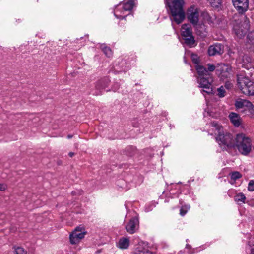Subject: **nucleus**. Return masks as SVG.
I'll return each instance as SVG.
<instances>
[{"instance_id":"obj_15","label":"nucleus","mask_w":254,"mask_h":254,"mask_svg":"<svg viewBox=\"0 0 254 254\" xmlns=\"http://www.w3.org/2000/svg\"><path fill=\"white\" fill-rule=\"evenodd\" d=\"M129 238L122 237L119 240L117 246L121 249H127L129 246Z\"/></svg>"},{"instance_id":"obj_35","label":"nucleus","mask_w":254,"mask_h":254,"mask_svg":"<svg viewBox=\"0 0 254 254\" xmlns=\"http://www.w3.org/2000/svg\"><path fill=\"white\" fill-rule=\"evenodd\" d=\"M244 107H247L248 109L252 106L253 104L249 101L244 99Z\"/></svg>"},{"instance_id":"obj_32","label":"nucleus","mask_w":254,"mask_h":254,"mask_svg":"<svg viewBox=\"0 0 254 254\" xmlns=\"http://www.w3.org/2000/svg\"><path fill=\"white\" fill-rule=\"evenodd\" d=\"M249 244L250 246L253 247L251 249V254H254V236L250 239Z\"/></svg>"},{"instance_id":"obj_19","label":"nucleus","mask_w":254,"mask_h":254,"mask_svg":"<svg viewBox=\"0 0 254 254\" xmlns=\"http://www.w3.org/2000/svg\"><path fill=\"white\" fill-rule=\"evenodd\" d=\"M246 198L242 193H239L234 196V200L238 203H245Z\"/></svg>"},{"instance_id":"obj_16","label":"nucleus","mask_w":254,"mask_h":254,"mask_svg":"<svg viewBox=\"0 0 254 254\" xmlns=\"http://www.w3.org/2000/svg\"><path fill=\"white\" fill-rule=\"evenodd\" d=\"M109 83V79L107 78H104L98 80L96 84V88L98 90H101L105 88Z\"/></svg>"},{"instance_id":"obj_12","label":"nucleus","mask_w":254,"mask_h":254,"mask_svg":"<svg viewBox=\"0 0 254 254\" xmlns=\"http://www.w3.org/2000/svg\"><path fill=\"white\" fill-rule=\"evenodd\" d=\"M139 227L138 220L136 218H131L126 226L127 231L129 234L134 233Z\"/></svg>"},{"instance_id":"obj_25","label":"nucleus","mask_w":254,"mask_h":254,"mask_svg":"<svg viewBox=\"0 0 254 254\" xmlns=\"http://www.w3.org/2000/svg\"><path fill=\"white\" fill-rule=\"evenodd\" d=\"M213 7H218L221 3L222 0H207Z\"/></svg>"},{"instance_id":"obj_30","label":"nucleus","mask_w":254,"mask_h":254,"mask_svg":"<svg viewBox=\"0 0 254 254\" xmlns=\"http://www.w3.org/2000/svg\"><path fill=\"white\" fill-rule=\"evenodd\" d=\"M191 60L194 64H196V65H198L199 63V58L198 55L192 54L191 55Z\"/></svg>"},{"instance_id":"obj_8","label":"nucleus","mask_w":254,"mask_h":254,"mask_svg":"<svg viewBox=\"0 0 254 254\" xmlns=\"http://www.w3.org/2000/svg\"><path fill=\"white\" fill-rule=\"evenodd\" d=\"M236 62L238 64H241L242 67L247 70L254 69V65L252 62V59L247 55H240Z\"/></svg>"},{"instance_id":"obj_3","label":"nucleus","mask_w":254,"mask_h":254,"mask_svg":"<svg viewBox=\"0 0 254 254\" xmlns=\"http://www.w3.org/2000/svg\"><path fill=\"white\" fill-rule=\"evenodd\" d=\"M188 20L194 26L198 34H203L206 32V26L203 24L198 23L199 20V9L195 5L190 6L187 11Z\"/></svg>"},{"instance_id":"obj_18","label":"nucleus","mask_w":254,"mask_h":254,"mask_svg":"<svg viewBox=\"0 0 254 254\" xmlns=\"http://www.w3.org/2000/svg\"><path fill=\"white\" fill-rule=\"evenodd\" d=\"M195 68L199 76L207 75V69L203 66L198 64L195 66Z\"/></svg>"},{"instance_id":"obj_11","label":"nucleus","mask_w":254,"mask_h":254,"mask_svg":"<svg viewBox=\"0 0 254 254\" xmlns=\"http://www.w3.org/2000/svg\"><path fill=\"white\" fill-rule=\"evenodd\" d=\"M208 54L210 56L221 55L224 53V46L220 43H216L209 47Z\"/></svg>"},{"instance_id":"obj_14","label":"nucleus","mask_w":254,"mask_h":254,"mask_svg":"<svg viewBox=\"0 0 254 254\" xmlns=\"http://www.w3.org/2000/svg\"><path fill=\"white\" fill-rule=\"evenodd\" d=\"M230 119L232 124L236 127H239L241 124V119L239 115L235 113H231L229 115Z\"/></svg>"},{"instance_id":"obj_41","label":"nucleus","mask_w":254,"mask_h":254,"mask_svg":"<svg viewBox=\"0 0 254 254\" xmlns=\"http://www.w3.org/2000/svg\"><path fill=\"white\" fill-rule=\"evenodd\" d=\"M223 67H225L226 68V70L228 71V69H229V68L227 66H226V65L224 64L223 65Z\"/></svg>"},{"instance_id":"obj_10","label":"nucleus","mask_w":254,"mask_h":254,"mask_svg":"<svg viewBox=\"0 0 254 254\" xmlns=\"http://www.w3.org/2000/svg\"><path fill=\"white\" fill-rule=\"evenodd\" d=\"M234 6L239 13L246 11L249 6V0H232Z\"/></svg>"},{"instance_id":"obj_29","label":"nucleus","mask_w":254,"mask_h":254,"mask_svg":"<svg viewBox=\"0 0 254 254\" xmlns=\"http://www.w3.org/2000/svg\"><path fill=\"white\" fill-rule=\"evenodd\" d=\"M189 209L190 206H189L185 205L182 206L180 210V214L182 216H184L187 213Z\"/></svg>"},{"instance_id":"obj_27","label":"nucleus","mask_w":254,"mask_h":254,"mask_svg":"<svg viewBox=\"0 0 254 254\" xmlns=\"http://www.w3.org/2000/svg\"><path fill=\"white\" fill-rule=\"evenodd\" d=\"M217 95L220 98L224 97L225 96L226 91L224 87L221 86L217 89Z\"/></svg>"},{"instance_id":"obj_31","label":"nucleus","mask_w":254,"mask_h":254,"mask_svg":"<svg viewBox=\"0 0 254 254\" xmlns=\"http://www.w3.org/2000/svg\"><path fill=\"white\" fill-rule=\"evenodd\" d=\"M247 38L251 44H254V31L251 32L248 35Z\"/></svg>"},{"instance_id":"obj_5","label":"nucleus","mask_w":254,"mask_h":254,"mask_svg":"<svg viewBox=\"0 0 254 254\" xmlns=\"http://www.w3.org/2000/svg\"><path fill=\"white\" fill-rule=\"evenodd\" d=\"M237 83L239 88L243 93L248 96L254 95V83L248 77L238 75Z\"/></svg>"},{"instance_id":"obj_17","label":"nucleus","mask_w":254,"mask_h":254,"mask_svg":"<svg viewBox=\"0 0 254 254\" xmlns=\"http://www.w3.org/2000/svg\"><path fill=\"white\" fill-rule=\"evenodd\" d=\"M134 5V1L133 0H128L123 3L122 9L124 11H128L131 10Z\"/></svg>"},{"instance_id":"obj_37","label":"nucleus","mask_w":254,"mask_h":254,"mask_svg":"<svg viewBox=\"0 0 254 254\" xmlns=\"http://www.w3.org/2000/svg\"><path fill=\"white\" fill-rule=\"evenodd\" d=\"M248 109L249 112L254 116V106L253 105V104Z\"/></svg>"},{"instance_id":"obj_34","label":"nucleus","mask_w":254,"mask_h":254,"mask_svg":"<svg viewBox=\"0 0 254 254\" xmlns=\"http://www.w3.org/2000/svg\"><path fill=\"white\" fill-rule=\"evenodd\" d=\"M207 66H208V68H207V72L208 71L212 72L215 69V65L214 64H207Z\"/></svg>"},{"instance_id":"obj_2","label":"nucleus","mask_w":254,"mask_h":254,"mask_svg":"<svg viewBox=\"0 0 254 254\" xmlns=\"http://www.w3.org/2000/svg\"><path fill=\"white\" fill-rule=\"evenodd\" d=\"M166 2L170 10L171 20L177 24L182 23L185 17L183 0H166Z\"/></svg>"},{"instance_id":"obj_13","label":"nucleus","mask_w":254,"mask_h":254,"mask_svg":"<svg viewBox=\"0 0 254 254\" xmlns=\"http://www.w3.org/2000/svg\"><path fill=\"white\" fill-rule=\"evenodd\" d=\"M242 25L240 26L239 24H235L233 27V31L236 36L238 38H242L244 37L246 33L248 25L246 24V27H242Z\"/></svg>"},{"instance_id":"obj_28","label":"nucleus","mask_w":254,"mask_h":254,"mask_svg":"<svg viewBox=\"0 0 254 254\" xmlns=\"http://www.w3.org/2000/svg\"><path fill=\"white\" fill-rule=\"evenodd\" d=\"M244 99H239L235 102V106L237 108L241 109L244 107Z\"/></svg>"},{"instance_id":"obj_26","label":"nucleus","mask_w":254,"mask_h":254,"mask_svg":"<svg viewBox=\"0 0 254 254\" xmlns=\"http://www.w3.org/2000/svg\"><path fill=\"white\" fill-rule=\"evenodd\" d=\"M231 178L233 180H236L242 177V175L239 172L235 171L230 174Z\"/></svg>"},{"instance_id":"obj_9","label":"nucleus","mask_w":254,"mask_h":254,"mask_svg":"<svg viewBox=\"0 0 254 254\" xmlns=\"http://www.w3.org/2000/svg\"><path fill=\"white\" fill-rule=\"evenodd\" d=\"M212 79L211 77H200L198 79L199 87L203 88V91L207 93H211L212 91Z\"/></svg>"},{"instance_id":"obj_20","label":"nucleus","mask_w":254,"mask_h":254,"mask_svg":"<svg viewBox=\"0 0 254 254\" xmlns=\"http://www.w3.org/2000/svg\"><path fill=\"white\" fill-rule=\"evenodd\" d=\"M134 254H152L148 249L138 246L134 251Z\"/></svg>"},{"instance_id":"obj_38","label":"nucleus","mask_w":254,"mask_h":254,"mask_svg":"<svg viewBox=\"0 0 254 254\" xmlns=\"http://www.w3.org/2000/svg\"><path fill=\"white\" fill-rule=\"evenodd\" d=\"M225 87L227 89H230L232 87V85L231 84H230V83H226L225 85Z\"/></svg>"},{"instance_id":"obj_22","label":"nucleus","mask_w":254,"mask_h":254,"mask_svg":"<svg viewBox=\"0 0 254 254\" xmlns=\"http://www.w3.org/2000/svg\"><path fill=\"white\" fill-rule=\"evenodd\" d=\"M13 249H14V254H27V251L21 247H16L14 246Z\"/></svg>"},{"instance_id":"obj_36","label":"nucleus","mask_w":254,"mask_h":254,"mask_svg":"<svg viewBox=\"0 0 254 254\" xmlns=\"http://www.w3.org/2000/svg\"><path fill=\"white\" fill-rule=\"evenodd\" d=\"M7 189V185L5 184L0 183V191H3Z\"/></svg>"},{"instance_id":"obj_33","label":"nucleus","mask_w":254,"mask_h":254,"mask_svg":"<svg viewBox=\"0 0 254 254\" xmlns=\"http://www.w3.org/2000/svg\"><path fill=\"white\" fill-rule=\"evenodd\" d=\"M248 190L250 191H254V181L251 180L248 184Z\"/></svg>"},{"instance_id":"obj_21","label":"nucleus","mask_w":254,"mask_h":254,"mask_svg":"<svg viewBox=\"0 0 254 254\" xmlns=\"http://www.w3.org/2000/svg\"><path fill=\"white\" fill-rule=\"evenodd\" d=\"M101 48L104 53L106 55L107 57H111L112 56V51L109 47H107L105 45H102Z\"/></svg>"},{"instance_id":"obj_4","label":"nucleus","mask_w":254,"mask_h":254,"mask_svg":"<svg viewBox=\"0 0 254 254\" xmlns=\"http://www.w3.org/2000/svg\"><path fill=\"white\" fill-rule=\"evenodd\" d=\"M235 147L242 155H247L252 151V141L245 134H238L236 136Z\"/></svg>"},{"instance_id":"obj_24","label":"nucleus","mask_w":254,"mask_h":254,"mask_svg":"<svg viewBox=\"0 0 254 254\" xmlns=\"http://www.w3.org/2000/svg\"><path fill=\"white\" fill-rule=\"evenodd\" d=\"M124 13L123 11H120V9L119 7H118L116 10H115L114 12L115 16L118 19H123L127 15L123 16Z\"/></svg>"},{"instance_id":"obj_39","label":"nucleus","mask_w":254,"mask_h":254,"mask_svg":"<svg viewBox=\"0 0 254 254\" xmlns=\"http://www.w3.org/2000/svg\"><path fill=\"white\" fill-rule=\"evenodd\" d=\"M69 156L70 157H72L73 156H74V155H75L74 153L72 152H70L68 154Z\"/></svg>"},{"instance_id":"obj_6","label":"nucleus","mask_w":254,"mask_h":254,"mask_svg":"<svg viewBox=\"0 0 254 254\" xmlns=\"http://www.w3.org/2000/svg\"><path fill=\"white\" fill-rule=\"evenodd\" d=\"M181 35L187 44L191 45L194 43L195 40L189 24H184L182 25Z\"/></svg>"},{"instance_id":"obj_1","label":"nucleus","mask_w":254,"mask_h":254,"mask_svg":"<svg viewBox=\"0 0 254 254\" xmlns=\"http://www.w3.org/2000/svg\"><path fill=\"white\" fill-rule=\"evenodd\" d=\"M211 126L215 128L217 132L216 141L221 147L232 148L235 147L236 137L228 132H224L222 127L216 122H213L211 124Z\"/></svg>"},{"instance_id":"obj_40","label":"nucleus","mask_w":254,"mask_h":254,"mask_svg":"<svg viewBox=\"0 0 254 254\" xmlns=\"http://www.w3.org/2000/svg\"><path fill=\"white\" fill-rule=\"evenodd\" d=\"M72 137H73V135H71V134H69V135H67V138L68 139H70Z\"/></svg>"},{"instance_id":"obj_7","label":"nucleus","mask_w":254,"mask_h":254,"mask_svg":"<svg viewBox=\"0 0 254 254\" xmlns=\"http://www.w3.org/2000/svg\"><path fill=\"white\" fill-rule=\"evenodd\" d=\"M83 226L77 227L74 231L70 235V241L71 244H75L78 243L83 239L86 232Z\"/></svg>"},{"instance_id":"obj_23","label":"nucleus","mask_w":254,"mask_h":254,"mask_svg":"<svg viewBox=\"0 0 254 254\" xmlns=\"http://www.w3.org/2000/svg\"><path fill=\"white\" fill-rule=\"evenodd\" d=\"M204 19L205 21L207 22L209 24H214L215 23L214 20L215 19H213L207 13H204L203 14Z\"/></svg>"}]
</instances>
